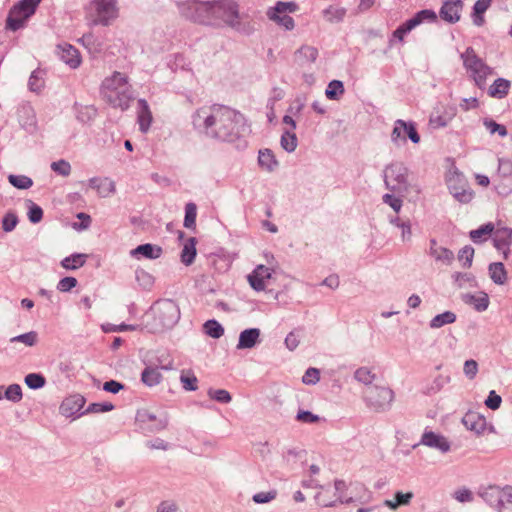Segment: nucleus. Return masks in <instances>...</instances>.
<instances>
[{
  "label": "nucleus",
  "mask_w": 512,
  "mask_h": 512,
  "mask_svg": "<svg viewBox=\"0 0 512 512\" xmlns=\"http://www.w3.org/2000/svg\"><path fill=\"white\" fill-rule=\"evenodd\" d=\"M298 8V4L294 1H278L266 10V16L280 28L291 31L295 28V21L290 14L295 13Z\"/></svg>",
  "instance_id": "obj_8"
},
{
  "label": "nucleus",
  "mask_w": 512,
  "mask_h": 512,
  "mask_svg": "<svg viewBox=\"0 0 512 512\" xmlns=\"http://www.w3.org/2000/svg\"><path fill=\"white\" fill-rule=\"evenodd\" d=\"M410 22V26L413 28L417 27L418 25L429 22L433 23L437 21V14L434 10L431 9H424L415 14L414 17L408 20Z\"/></svg>",
  "instance_id": "obj_32"
},
{
  "label": "nucleus",
  "mask_w": 512,
  "mask_h": 512,
  "mask_svg": "<svg viewBox=\"0 0 512 512\" xmlns=\"http://www.w3.org/2000/svg\"><path fill=\"white\" fill-rule=\"evenodd\" d=\"M9 182L20 189H27L32 186L33 182L32 180L23 175H10L9 176Z\"/></svg>",
  "instance_id": "obj_50"
},
{
  "label": "nucleus",
  "mask_w": 512,
  "mask_h": 512,
  "mask_svg": "<svg viewBox=\"0 0 512 512\" xmlns=\"http://www.w3.org/2000/svg\"><path fill=\"white\" fill-rule=\"evenodd\" d=\"M281 147L287 152H292L297 146V137L294 132L286 131L281 136Z\"/></svg>",
  "instance_id": "obj_43"
},
{
  "label": "nucleus",
  "mask_w": 512,
  "mask_h": 512,
  "mask_svg": "<svg viewBox=\"0 0 512 512\" xmlns=\"http://www.w3.org/2000/svg\"><path fill=\"white\" fill-rule=\"evenodd\" d=\"M18 219L15 214L8 213L4 216L2 221V228L6 232L12 231L17 225Z\"/></svg>",
  "instance_id": "obj_64"
},
{
  "label": "nucleus",
  "mask_w": 512,
  "mask_h": 512,
  "mask_svg": "<svg viewBox=\"0 0 512 512\" xmlns=\"http://www.w3.org/2000/svg\"><path fill=\"white\" fill-rule=\"evenodd\" d=\"M77 279L74 277H65L61 279L57 284V289L60 292H68L72 288L76 287Z\"/></svg>",
  "instance_id": "obj_60"
},
{
  "label": "nucleus",
  "mask_w": 512,
  "mask_h": 512,
  "mask_svg": "<svg viewBox=\"0 0 512 512\" xmlns=\"http://www.w3.org/2000/svg\"><path fill=\"white\" fill-rule=\"evenodd\" d=\"M37 341V333L34 331L13 337L11 342H21L26 346H33Z\"/></svg>",
  "instance_id": "obj_55"
},
{
  "label": "nucleus",
  "mask_w": 512,
  "mask_h": 512,
  "mask_svg": "<svg viewBox=\"0 0 512 512\" xmlns=\"http://www.w3.org/2000/svg\"><path fill=\"white\" fill-rule=\"evenodd\" d=\"M87 17L91 25L108 26L118 17L116 0H91Z\"/></svg>",
  "instance_id": "obj_7"
},
{
  "label": "nucleus",
  "mask_w": 512,
  "mask_h": 512,
  "mask_svg": "<svg viewBox=\"0 0 512 512\" xmlns=\"http://www.w3.org/2000/svg\"><path fill=\"white\" fill-rule=\"evenodd\" d=\"M204 331L212 338L218 339L224 334V328L216 320H208L203 325Z\"/></svg>",
  "instance_id": "obj_42"
},
{
  "label": "nucleus",
  "mask_w": 512,
  "mask_h": 512,
  "mask_svg": "<svg viewBox=\"0 0 512 512\" xmlns=\"http://www.w3.org/2000/svg\"><path fill=\"white\" fill-rule=\"evenodd\" d=\"M483 124L486 127V129L490 132V134L497 133L501 137L507 135V130L505 126L496 123L492 119H484Z\"/></svg>",
  "instance_id": "obj_51"
},
{
  "label": "nucleus",
  "mask_w": 512,
  "mask_h": 512,
  "mask_svg": "<svg viewBox=\"0 0 512 512\" xmlns=\"http://www.w3.org/2000/svg\"><path fill=\"white\" fill-rule=\"evenodd\" d=\"M101 95L112 107L122 111L127 110L134 99L128 76L118 71L104 78L101 84Z\"/></svg>",
  "instance_id": "obj_2"
},
{
  "label": "nucleus",
  "mask_w": 512,
  "mask_h": 512,
  "mask_svg": "<svg viewBox=\"0 0 512 512\" xmlns=\"http://www.w3.org/2000/svg\"><path fill=\"white\" fill-rule=\"evenodd\" d=\"M91 186L95 189H97L98 193L106 197L109 194H111L114 191V184L111 180L104 178V179H92L90 181Z\"/></svg>",
  "instance_id": "obj_38"
},
{
  "label": "nucleus",
  "mask_w": 512,
  "mask_h": 512,
  "mask_svg": "<svg viewBox=\"0 0 512 512\" xmlns=\"http://www.w3.org/2000/svg\"><path fill=\"white\" fill-rule=\"evenodd\" d=\"M510 89V81L504 78L496 79L488 89V94L493 98H504Z\"/></svg>",
  "instance_id": "obj_30"
},
{
  "label": "nucleus",
  "mask_w": 512,
  "mask_h": 512,
  "mask_svg": "<svg viewBox=\"0 0 512 512\" xmlns=\"http://www.w3.org/2000/svg\"><path fill=\"white\" fill-rule=\"evenodd\" d=\"M51 169L61 176H68L71 172L69 162H52Z\"/></svg>",
  "instance_id": "obj_61"
},
{
  "label": "nucleus",
  "mask_w": 512,
  "mask_h": 512,
  "mask_svg": "<svg viewBox=\"0 0 512 512\" xmlns=\"http://www.w3.org/2000/svg\"><path fill=\"white\" fill-rule=\"evenodd\" d=\"M59 58L70 68L75 69L81 64L79 51L68 43H62L57 46Z\"/></svg>",
  "instance_id": "obj_18"
},
{
  "label": "nucleus",
  "mask_w": 512,
  "mask_h": 512,
  "mask_svg": "<svg viewBox=\"0 0 512 512\" xmlns=\"http://www.w3.org/2000/svg\"><path fill=\"white\" fill-rule=\"evenodd\" d=\"M495 230L492 223L480 226L478 229L470 231V238L474 243H482L486 241Z\"/></svg>",
  "instance_id": "obj_33"
},
{
  "label": "nucleus",
  "mask_w": 512,
  "mask_h": 512,
  "mask_svg": "<svg viewBox=\"0 0 512 512\" xmlns=\"http://www.w3.org/2000/svg\"><path fill=\"white\" fill-rule=\"evenodd\" d=\"M196 257V239L194 237L189 238L183 245L181 252V261L185 265L193 263Z\"/></svg>",
  "instance_id": "obj_34"
},
{
  "label": "nucleus",
  "mask_w": 512,
  "mask_h": 512,
  "mask_svg": "<svg viewBox=\"0 0 512 512\" xmlns=\"http://www.w3.org/2000/svg\"><path fill=\"white\" fill-rule=\"evenodd\" d=\"M470 303L475 307L476 310L485 311L488 308L489 299L486 294L471 296Z\"/></svg>",
  "instance_id": "obj_54"
},
{
  "label": "nucleus",
  "mask_w": 512,
  "mask_h": 512,
  "mask_svg": "<svg viewBox=\"0 0 512 512\" xmlns=\"http://www.w3.org/2000/svg\"><path fill=\"white\" fill-rule=\"evenodd\" d=\"M43 217V210L40 206L34 204L32 201H29V211H28V218L29 220L36 224L39 223L42 220Z\"/></svg>",
  "instance_id": "obj_53"
},
{
  "label": "nucleus",
  "mask_w": 512,
  "mask_h": 512,
  "mask_svg": "<svg viewBox=\"0 0 512 512\" xmlns=\"http://www.w3.org/2000/svg\"><path fill=\"white\" fill-rule=\"evenodd\" d=\"M141 380L147 386H155L161 382L162 374L157 368L148 367L142 372Z\"/></svg>",
  "instance_id": "obj_37"
},
{
  "label": "nucleus",
  "mask_w": 512,
  "mask_h": 512,
  "mask_svg": "<svg viewBox=\"0 0 512 512\" xmlns=\"http://www.w3.org/2000/svg\"><path fill=\"white\" fill-rule=\"evenodd\" d=\"M456 321V315L451 311L438 314L430 321V327L433 329L440 328L446 324H451Z\"/></svg>",
  "instance_id": "obj_41"
},
{
  "label": "nucleus",
  "mask_w": 512,
  "mask_h": 512,
  "mask_svg": "<svg viewBox=\"0 0 512 512\" xmlns=\"http://www.w3.org/2000/svg\"><path fill=\"white\" fill-rule=\"evenodd\" d=\"M130 254L136 258L142 256L147 259H157L162 254V248L160 246L147 243L137 246L130 252Z\"/></svg>",
  "instance_id": "obj_26"
},
{
  "label": "nucleus",
  "mask_w": 512,
  "mask_h": 512,
  "mask_svg": "<svg viewBox=\"0 0 512 512\" xmlns=\"http://www.w3.org/2000/svg\"><path fill=\"white\" fill-rule=\"evenodd\" d=\"M414 123L411 121H404L398 119L394 122V127L391 133V140L395 144L404 143L408 138V133Z\"/></svg>",
  "instance_id": "obj_24"
},
{
  "label": "nucleus",
  "mask_w": 512,
  "mask_h": 512,
  "mask_svg": "<svg viewBox=\"0 0 512 512\" xmlns=\"http://www.w3.org/2000/svg\"><path fill=\"white\" fill-rule=\"evenodd\" d=\"M464 426L470 430L475 432L477 435L482 434L486 430V419L476 413V412H468L463 417Z\"/></svg>",
  "instance_id": "obj_23"
},
{
  "label": "nucleus",
  "mask_w": 512,
  "mask_h": 512,
  "mask_svg": "<svg viewBox=\"0 0 512 512\" xmlns=\"http://www.w3.org/2000/svg\"><path fill=\"white\" fill-rule=\"evenodd\" d=\"M85 404V399L81 395H73L68 398H66L61 406H60V412L62 415L66 417H71L78 413Z\"/></svg>",
  "instance_id": "obj_22"
},
{
  "label": "nucleus",
  "mask_w": 512,
  "mask_h": 512,
  "mask_svg": "<svg viewBox=\"0 0 512 512\" xmlns=\"http://www.w3.org/2000/svg\"><path fill=\"white\" fill-rule=\"evenodd\" d=\"M152 112L145 99H139L137 102V122L142 133H147L152 124Z\"/></svg>",
  "instance_id": "obj_21"
},
{
  "label": "nucleus",
  "mask_w": 512,
  "mask_h": 512,
  "mask_svg": "<svg viewBox=\"0 0 512 512\" xmlns=\"http://www.w3.org/2000/svg\"><path fill=\"white\" fill-rule=\"evenodd\" d=\"M29 89L33 92H40L44 87V80L42 77L41 71H33L29 81H28Z\"/></svg>",
  "instance_id": "obj_45"
},
{
  "label": "nucleus",
  "mask_w": 512,
  "mask_h": 512,
  "mask_svg": "<svg viewBox=\"0 0 512 512\" xmlns=\"http://www.w3.org/2000/svg\"><path fill=\"white\" fill-rule=\"evenodd\" d=\"M208 395L220 403H229L232 399L230 393L224 389H210Z\"/></svg>",
  "instance_id": "obj_52"
},
{
  "label": "nucleus",
  "mask_w": 512,
  "mask_h": 512,
  "mask_svg": "<svg viewBox=\"0 0 512 512\" xmlns=\"http://www.w3.org/2000/svg\"><path fill=\"white\" fill-rule=\"evenodd\" d=\"M430 255L445 265H450L454 259V254L449 249L439 246L435 240L430 241Z\"/></svg>",
  "instance_id": "obj_27"
},
{
  "label": "nucleus",
  "mask_w": 512,
  "mask_h": 512,
  "mask_svg": "<svg viewBox=\"0 0 512 512\" xmlns=\"http://www.w3.org/2000/svg\"><path fill=\"white\" fill-rule=\"evenodd\" d=\"M212 26H227L240 31L242 21L238 3L234 0H213Z\"/></svg>",
  "instance_id": "obj_3"
},
{
  "label": "nucleus",
  "mask_w": 512,
  "mask_h": 512,
  "mask_svg": "<svg viewBox=\"0 0 512 512\" xmlns=\"http://www.w3.org/2000/svg\"><path fill=\"white\" fill-rule=\"evenodd\" d=\"M408 174L401 162L388 165L384 172L385 183L392 190H400L406 183Z\"/></svg>",
  "instance_id": "obj_14"
},
{
  "label": "nucleus",
  "mask_w": 512,
  "mask_h": 512,
  "mask_svg": "<svg viewBox=\"0 0 512 512\" xmlns=\"http://www.w3.org/2000/svg\"><path fill=\"white\" fill-rule=\"evenodd\" d=\"M180 382L187 391H195L198 388V379L191 370H182L180 374Z\"/></svg>",
  "instance_id": "obj_40"
},
{
  "label": "nucleus",
  "mask_w": 512,
  "mask_h": 512,
  "mask_svg": "<svg viewBox=\"0 0 512 512\" xmlns=\"http://www.w3.org/2000/svg\"><path fill=\"white\" fill-rule=\"evenodd\" d=\"M260 330L257 328L246 329L240 333L237 344L238 349L252 348L258 342Z\"/></svg>",
  "instance_id": "obj_29"
},
{
  "label": "nucleus",
  "mask_w": 512,
  "mask_h": 512,
  "mask_svg": "<svg viewBox=\"0 0 512 512\" xmlns=\"http://www.w3.org/2000/svg\"><path fill=\"white\" fill-rule=\"evenodd\" d=\"M197 216V207L194 203H188L185 207L184 226L186 228H195Z\"/></svg>",
  "instance_id": "obj_44"
},
{
  "label": "nucleus",
  "mask_w": 512,
  "mask_h": 512,
  "mask_svg": "<svg viewBox=\"0 0 512 512\" xmlns=\"http://www.w3.org/2000/svg\"><path fill=\"white\" fill-rule=\"evenodd\" d=\"M4 396L7 400H10L15 403L21 401L22 389H21L20 385H18V384L9 385L5 390Z\"/></svg>",
  "instance_id": "obj_47"
},
{
  "label": "nucleus",
  "mask_w": 512,
  "mask_h": 512,
  "mask_svg": "<svg viewBox=\"0 0 512 512\" xmlns=\"http://www.w3.org/2000/svg\"><path fill=\"white\" fill-rule=\"evenodd\" d=\"M320 379L319 370L316 368H309L302 377V381L305 384H315Z\"/></svg>",
  "instance_id": "obj_62"
},
{
  "label": "nucleus",
  "mask_w": 512,
  "mask_h": 512,
  "mask_svg": "<svg viewBox=\"0 0 512 512\" xmlns=\"http://www.w3.org/2000/svg\"><path fill=\"white\" fill-rule=\"evenodd\" d=\"M271 275V270L268 267L258 265L253 272L248 275V281L253 289L262 291L266 287V280L270 279Z\"/></svg>",
  "instance_id": "obj_20"
},
{
  "label": "nucleus",
  "mask_w": 512,
  "mask_h": 512,
  "mask_svg": "<svg viewBox=\"0 0 512 512\" xmlns=\"http://www.w3.org/2000/svg\"><path fill=\"white\" fill-rule=\"evenodd\" d=\"M346 15V9L338 6H329L323 11L324 18L331 23L341 22Z\"/></svg>",
  "instance_id": "obj_35"
},
{
  "label": "nucleus",
  "mask_w": 512,
  "mask_h": 512,
  "mask_svg": "<svg viewBox=\"0 0 512 512\" xmlns=\"http://www.w3.org/2000/svg\"><path fill=\"white\" fill-rule=\"evenodd\" d=\"M482 497L499 512H507L512 507V487L490 486L482 493Z\"/></svg>",
  "instance_id": "obj_10"
},
{
  "label": "nucleus",
  "mask_w": 512,
  "mask_h": 512,
  "mask_svg": "<svg viewBox=\"0 0 512 512\" xmlns=\"http://www.w3.org/2000/svg\"><path fill=\"white\" fill-rule=\"evenodd\" d=\"M463 372L469 379H474L478 373V363L473 359L465 361Z\"/></svg>",
  "instance_id": "obj_58"
},
{
  "label": "nucleus",
  "mask_w": 512,
  "mask_h": 512,
  "mask_svg": "<svg viewBox=\"0 0 512 512\" xmlns=\"http://www.w3.org/2000/svg\"><path fill=\"white\" fill-rule=\"evenodd\" d=\"M18 121L20 125L30 133L37 129L36 114L33 107L29 104H22L17 110Z\"/></svg>",
  "instance_id": "obj_19"
},
{
  "label": "nucleus",
  "mask_w": 512,
  "mask_h": 512,
  "mask_svg": "<svg viewBox=\"0 0 512 512\" xmlns=\"http://www.w3.org/2000/svg\"><path fill=\"white\" fill-rule=\"evenodd\" d=\"M446 182L451 194L459 202L469 203L473 199L474 192L470 189L463 174L457 171H450Z\"/></svg>",
  "instance_id": "obj_11"
},
{
  "label": "nucleus",
  "mask_w": 512,
  "mask_h": 512,
  "mask_svg": "<svg viewBox=\"0 0 512 512\" xmlns=\"http://www.w3.org/2000/svg\"><path fill=\"white\" fill-rule=\"evenodd\" d=\"M296 419L302 423L313 424L319 422L320 417L310 411L299 410Z\"/></svg>",
  "instance_id": "obj_56"
},
{
  "label": "nucleus",
  "mask_w": 512,
  "mask_h": 512,
  "mask_svg": "<svg viewBox=\"0 0 512 512\" xmlns=\"http://www.w3.org/2000/svg\"><path fill=\"white\" fill-rule=\"evenodd\" d=\"M355 379L365 385L371 384L375 379V374L367 367H361L355 372Z\"/></svg>",
  "instance_id": "obj_46"
},
{
  "label": "nucleus",
  "mask_w": 512,
  "mask_h": 512,
  "mask_svg": "<svg viewBox=\"0 0 512 512\" xmlns=\"http://www.w3.org/2000/svg\"><path fill=\"white\" fill-rule=\"evenodd\" d=\"M146 315L153 318L154 329L171 328L180 319V309L173 300L164 299L155 302Z\"/></svg>",
  "instance_id": "obj_4"
},
{
  "label": "nucleus",
  "mask_w": 512,
  "mask_h": 512,
  "mask_svg": "<svg viewBox=\"0 0 512 512\" xmlns=\"http://www.w3.org/2000/svg\"><path fill=\"white\" fill-rule=\"evenodd\" d=\"M178 9L180 14L186 19L195 23L212 26L213 0H187L178 3Z\"/></svg>",
  "instance_id": "obj_6"
},
{
  "label": "nucleus",
  "mask_w": 512,
  "mask_h": 512,
  "mask_svg": "<svg viewBox=\"0 0 512 512\" xmlns=\"http://www.w3.org/2000/svg\"><path fill=\"white\" fill-rule=\"evenodd\" d=\"M345 92L343 82L340 80H332L329 82L325 95L330 100H338Z\"/></svg>",
  "instance_id": "obj_39"
},
{
  "label": "nucleus",
  "mask_w": 512,
  "mask_h": 512,
  "mask_svg": "<svg viewBox=\"0 0 512 512\" xmlns=\"http://www.w3.org/2000/svg\"><path fill=\"white\" fill-rule=\"evenodd\" d=\"M276 496L277 492L275 490L259 492L253 496V501L258 504H264L274 500Z\"/></svg>",
  "instance_id": "obj_57"
},
{
  "label": "nucleus",
  "mask_w": 512,
  "mask_h": 512,
  "mask_svg": "<svg viewBox=\"0 0 512 512\" xmlns=\"http://www.w3.org/2000/svg\"><path fill=\"white\" fill-rule=\"evenodd\" d=\"M42 0H20L9 11L6 28L17 31L26 25Z\"/></svg>",
  "instance_id": "obj_9"
},
{
  "label": "nucleus",
  "mask_w": 512,
  "mask_h": 512,
  "mask_svg": "<svg viewBox=\"0 0 512 512\" xmlns=\"http://www.w3.org/2000/svg\"><path fill=\"white\" fill-rule=\"evenodd\" d=\"M474 257V249L471 246L463 247L458 254V259L463 267H470Z\"/></svg>",
  "instance_id": "obj_48"
},
{
  "label": "nucleus",
  "mask_w": 512,
  "mask_h": 512,
  "mask_svg": "<svg viewBox=\"0 0 512 512\" xmlns=\"http://www.w3.org/2000/svg\"><path fill=\"white\" fill-rule=\"evenodd\" d=\"M318 56V50L315 47L304 45L295 52V59L300 65H310L314 63Z\"/></svg>",
  "instance_id": "obj_28"
},
{
  "label": "nucleus",
  "mask_w": 512,
  "mask_h": 512,
  "mask_svg": "<svg viewBox=\"0 0 512 512\" xmlns=\"http://www.w3.org/2000/svg\"><path fill=\"white\" fill-rule=\"evenodd\" d=\"M494 247L502 253L503 259L507 260L512 245V229L500 227L493 231Z\"/></svg>",
  "instance_id": "obj_15"
},
{
  "label": "nucleus",
  "mask_w": 512,
  "mask_h": 512,
  "mask_svg": "<svg viewBox=\"0 0 512 512\" xmlns=\"http://www.w3.org/2000/svg\"><path fill=\"white\" fill-rule=\"evenodd\" d=\"M489 274L494 283L503 285L507 282L508 276L502 262H494L489 265Z\"/></svg>",
  "instance_id": "obj_31"
},
{
  "label": "nucleus",
  "mask_w": 512,
  "mask_h": 512,
  "mask_svg": "<svg viewBox=\"0 0 512 512\" xmlns=\"http://www.w3.org/2000/svg\"><path fill=\"white\" fill-rule=\"evenodd\" d=\"M460 57L466 72L473 79L475 85L484 89L487 77L493 72L492 68L486 65L471 47L467 48Z\"/></svg>",
  "instance_id": "obj_5"
},
{
  "label": "nucleus",
  "mask_w": 512,
  "mask_h": 512,
  "mask_svg": "<svg viewBox=\"0 0 512 512\" xmlns=\"http://www.w3.org/2000/svg\"><path fill=\"white\" fill-rule=\"evenodd\" d=\"M87 256L85 254H73L65 257L61 261V266L67 270H75L82 267L86 262Z\"/></svg>",
  "instance_id": "obj_36"
},
{
  "label": "nucleus",
  "mask_w": 512,
  "mask_h": 512,
  "mask_svg": "<svg viewBox=\"0 0 512 512\" xmlns=\"http://www.w3.org/2000/svg\"><path fill=\"white\" fill-rule=\"evenodd\" d=\"M26 385L31 389H39L45 385V378L36 373H30L25 377Z\"/></svg>",
  "instance_id": "obj_49"
},
{
  "label": "nucleus",
  "mask_w": 512,
  "mask_h": 512,
  "mask_svg": "<svg viewBox=\"0 0 512 512\" xmlns=\"http://www.w3.org/2000/svg\"><path fill=\"white\" fill-rule=\"evenodd\" d=\"M462 0H445L440 8V17L448 23H456L461 18Z\"/></svg>",
  "instance_id": "obj_16"
},
{
  "label": "nucleus",
  "mask_w": 512,
  "mask_h": 512,
  "mask_svg": "<svg viewBox=\"0 0 512 512\" xmlns=\"http://www.w3.org/2000/svg\"><path fill=\"white\" fill-rule=\"evenodd\" d=\"M455 106H440L430 116L429 122L433 127L442 128L447 126L456 116Z\"/></svg>",
  "instance_id": "obj_17"
},
{
  "label": "nucleus",
  "mask_w": 512,
  "mask_h": 512,
  "mask_svg": "<svg viewBox=\"0 0 512 512\" xmlns=\"http://www.w3.org/2000/svg\"><path fill=\"white\" fill-rule=\"evenodd\" d=\"M346 485L343 481H336L334 486L322 487L316 494V501L319 505L329 507L337 502H350L353 498H346L342 495Z\"/></svg>",
  "instance_id": "obj_12"
},
{
  "label": "nucleus",
  "mask_w": 512,
  "mask_h": 512,
  "mask_svg": "<svg viewBox=\"0 0 512 512\" xmlns=\"http://www.w3.org/2000/svg\"><path fill=\"white\" fill-rule=\"evenodd\" d=\"M364 396L371 407L374 409H383L391 403L393 392L386 387L374 386L367 388Z\"/></svg>",
  "instance_id": "obj_13"
},
{
  "label": "nucleus",
  "mask_w": 512,
  "mask_h": 512,
  "mask_svg": "<svg viewBox=\"0 0 512 512\" xmlns=\"http://www.w3.org/2000/svg\"><path fill=\"white\" fill-rule=\"evenodd\" d=\"M501 403V397L494 390L490 391L485 401V405L492 410H496L500 407Z\"/></svg>",
  "instance_id": "obj_63"
},
{
  "label": "nucleus",
  "mask_w": 512,
  "mask_h": 512,
  "mask_svg": "<svg viewBox=\"0 0 512 512\" xmlns=\"http://www.w3.org/2000/svg\"><path fill=\"white\" fill-rule=\"evenodd\" d=\"M114 409L111 403H92L88 406L85 413H101L108 412Z\"/></svg>",
  "instance_id": "obj_59"
},
{
  "label": "nucleus",
  "mask_w": 512,
  "mask_h": 512,
  "mask_svg": "<svg viewBox=\"0 0 512 512\" xmlns=\"http://www.w3.org/2000/svg\"><path fill=\"white\" fill-rule=\"evenodd\" d=\"M421 443L428 447L436 448L442 452H447L450 445L444 436L433 432H425L422 436Z\"/></svg>",
  "instance_id": "obj_25"
},
{
  "label": "nucleus",
  "mask_w": 512,
  "mask_h": 512,
  "mask_svg": "<svg viewBox=\"0 0 512 512\" xmlns=\"http://www.w3.org/2000/svg\"><path fill=\"white\" fill-rule=\"evenodd\" d=\"M192 125L199 133L234 144L236 149L247 147L249 126L244 115L232 108L217 104L203 106L192 115Z\"/></svg>",
  "instance_id": "obj_1"
}]
</instances>
